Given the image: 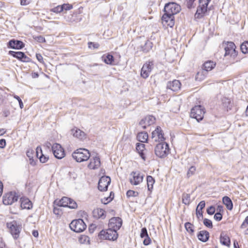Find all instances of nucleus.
<instances>
[{
    "mask_svg": "<svg viewBox=\"0 0 248 248\" xmlns=\"http://www.w3.org/2000/svg\"><path fill=\"white\" fill-rule=\"evenodd\" d=\"M61 5H58L50 9V11L56 14H59L62 12Z\"/></svg>",
    "mask_w": 248,
    "mask_h": 248,
    "instance_id": "nucleus-47",
    "label": "nucleus"
},
{
    "mask_svg": "<svg viewBox=\"0 0 248 248\" xmlns=\"http://www.w3.org/2000/svg\"><path fill=\"white\" fill-rule=\"evenodd\" d=\"M155 155L160 158L166 157L170 153V149L168 143L165 142L157 144L155 148Z\"/></svg>",
    "mask_w": 248,
    "mask_h": 248,
    "instance_id": "nucleus-5",
    "label": "nucleus"
},
{
    "mask_svg": "<svg viewBox=\"0 0 248 248\" xmlns=\"http://www.w3.org/2000/svg\"><path fill=\"white\" fill-rule=\"evenodd\" d=\"M223 204H224L226 208L229 210H232L233 208V202H222Z\"/></svg>",
    "mask_w": 248,
    "mask_h": 248,
    "instance_id": "nucleus-58",
    "label": "nucleus"
},
{
    "mask_svg": "<svg viewBox=\"0 0 248 248\" xmlns=\"http://www.w3.org/2000/svg\"><path fill=\"white\" fill-rule=\"evenodd\" d=\"M153 65V62L152 61L147 62L143 65L140 71V76L142 78L146 79L149 76Z\"/></svg>",
    "mask_w": 248,
    "mask_h": 248,
    "instance_id": "nucleus-15",
    "label": "nucleus"
},
{
    "mask_svg": "<svg viewBox=\"0 0 248 248\" xmlns=\"http://www.w3.org/2000/svg\"><path fill=\"white\" fill-rule=\"evenodd\" d=\"M106 212L104 209L97 208L93 211L92 214L94 218L104 219L106 217Z\"/></svg>",
    "mask_w": 248,
    "mask_h": 248,
    "instance_id": "nucleus-22",
    "label": "nucleus"
},
{
    "mask_svg": "<svg viewBox=\"0 0 248 248\" xmlns=\"http://www.w3.org/2000/svg\"><path fill=\"white\" fill-rule=\"evenodd\" d=\"M151 138L155 142H163L166 138L164 133L160 126H157L152 132Z\"/></svg>",
    "mask_w": 248,
    "mask_h": 248,
    "instance_id": "nucleus-13",
    "label": "nucleus"
},
{
    "mask_svg": "<svg viewBox=\"0 0 248 248\" xmlns=\"http://www.w3.org/2000/svg\"><path fill=\"white\" fill-rule=\"evenodd\" d=\"M153 43L149 40H147L145 43L144 47H146L147 48H143V51L145 52L149 51L150 49L152 48L153 47Z\"/></svg>",
    "mask_w": 248,
    "mask_h": 248,
    "instance_id": "nucleus-43",
    "label": "nucleus"
},
{
    "mask_svg": "<svg viewBox=\"0 0 248 248\" xmlns=\"http://www.w3.org/2000/svg\"><path fill=\"white\" fill-rule=\"evenodd\" d=\"M78 241L81 244H90V238L89 236L85 235H81L78 238Z\"/></svg>",
    "mask_w": 248,
    "mask_h": 248,
    "instance_id": "nucleus-39",
    "label": "nucleus"
},
{
    "mask_svg": "<svg viewBox=\"0 0 248 248\" xmlns=\"http://www.w3.org/2000/svg\"><path fill=\"white\" fill-rule=\"evenodd\" d=\"M14 98H16L19 102L20 108H22L24 107V105L20 98L17 95H15Z\"/></svg>",
    "mask_w": 248,
    "mask_h": 248,
    "instance_id": "nucleus-59",
    "label": "nucleus"
},
{
    "mask_svg": "<svg viewBox=\"0 0 248 248\" xmlns=\"http://www.w3.org/2000/svg\"><path fill=\"white\" fill-rule=\"evenodd\" d=\"M114 197V194L113 192H111L109 194V196L107 198H105L106 200L107 201H108V202H111L112 201Z\"/></svg>",
    "mask_w": 248,
    "mask_h": 248,
    "instance_id": "nucleus-63",
    "label": "nucleus"
},
{
    "mask_svg": "<svg viewBox=\"0 0 248 248\" xmlns=\"http://www.w3.org/2000/svg\"><path fill=\"white\" fill-rule=\"evenodd\" d=\"M118 232L108 227L106 230H101L98 233V236L101 240H108L111 241H116L118 237Z\"/></svg>",
    "mask_w": 248,
    "mask_h": 248,
    "instance_id": "nucleus-2",
    "label": "nucleus"
},
{
    "mask_svg": "<svg viewBox=\"0 0 248 248\" xmlns=\"http://www.w3.org/2000/svg\"><path fill=\"white\" fill-rule=\"evenodd\" d=\"M140 236L141 238H145L143 241L144 246H148L151 243V239L149 236L146 228L143 227L141 228Z\"/></svg>",
    "mask_w": 248,
    "mask_h": 248,
    "instance_id": "nucleus-25",
    "label": "nucleus"
},
{
    "mask_svg": "<svg viewBox=\"0 0 248 248\" xmlns=\"http://www.w3.org/2000/svg\"><path fill=\"white\" fill-rule=\"evenodd\" d=\"M8 54L22 62H31V59L23 52L10 50L9 51Z\"/></svg>",
    "mask_w": 248,
    "mask_h": 248,
    "instance_id": "nucleus-16",
    "label": "nucleus"
},
{
    "mask_svg": "<svg viewBox=\"0 0 248 248\" xmlns=\"http://www.w3.org/2000/svg\"><path fill=\"white\" fill-rule=\"evenodd\" d=\"M144 176L139 170L132 171L129 174V181L132 185L137 186L142 182Z\"/></svg>",
    "mask_w": 248,
    "mask_h": 248,
    "instance_id": "nucleus-9",
    "label": "nucleus"
},
{
    "mask_svg": "<svg viewBox=\"0 0 248 248\" xmlns=\"http://www.w3.org/2000/svg\"><path fill=\"white\" fill-rule=\"evenodd\" d=\"M155 123V118L153 116H147L142 119L140 122V125L142 128L145 129L147 127L154 124Z\"/></svg>",
    "mask_w": 248,
    "mask_h": 248,
    "instance_id": "nucleus-19",
    "label": "nucleus"
},
{
    "mask_svg": "<svg viewBox=\"0 0 248 248\" xmlns=\"http://www.w3.org/2000/svg\"><path fill=\"white\" fill-rule=\"evenodd\" d=\"M203 223L204 225H205L206 227H207L209 228H213L212 221L208 218H205L203 219Z\"/></svg>",
    "mask_w": 248,
    "mask_h": 248,
    "instance_id": "nucleus-45",
    "label": "nucleus"
},
{
    "mask_svg": "<svg viewBox=\"0 0 248 248\" xmlns=\"http://www.w3.org/2000/svg\"><path fill=\"white\" fill-rule=\"evenodd\" d=\"M19 196L15 192H9L4 195L2 202H17Z\"/></svg>",
    "mask_w": 248,
    "mask_h": 248,
    "instance_id": "nucleus-21",
    "label": "nucleus"
},
{
    "mask_svg": "<svg viewBox=\"0 0 248 248\" xmlns=\"http://www.w3.org/2000/svg\"><path fill=\"white\" fill-rule=\"evenodd\" d=\"M215 211L216 208L213 205L209 206L206 210L207 213L209 215H213L215 214Z\"/></svg>",
    "mask_w": 248,
    "mask_h": 248,
    "instance_id": "nucleus-48",
    "label": "nucleus"
},
{
    "mask_svg": "<svg viewBox=\"0 0 248 248\" xmlns=\"http://www.w3.org/2000/svg\"><path fill=\"white\" fill-rule=\"evenodd\" d=\"M71 133L74 137L80 140H83L86 138L85 132L77 127H74L71 130Z\"/></svg>",
    "mask_w": 248,
    "mask_h": 248,
    "instance_id": "nucleus-24",
    "label": "nucleus"
},
{
    "mask_svg": "<svg viewBox=\"0 0 248 248\" xmlns=\"http://www.w3.org/2000/svg\"><path fill=\"white\" fill-rule=\"evenodd\" d=\"M181 10V6L179 4L174 2L166 3L164 8V12L173 16L178 14Z\"/></svg>",
    "mask_w": 248,
    "mask_h": 248,
    "instance_id": "nucleus-10",
    "label": "nucleus"
},
{
    "mask_svg": "<svg viewBox=\"0 0 248 248\" xmlns=\"http://www.w3.org/2000/svg\"><path fill=\"white\" fill-rule=\"evenodd\" d=\"M181 86L182 84L179 80L174 79L172 81L168 82L167 89L177 93L180 91Z\"/></svg>",
    "mask_w": 248,
    "mask_h": 248,
    "instance_id": "nucleus-18",
    "label": "nucleus"
},
{
    "mask_svg": "<svg viewBox=\"0 0 248 248\" xmlns=\"http://www.w3.org/2000/svg\"><path fill=\"white\" fill-rule=\"evenodd\" d=\"M196 0H186V4L188 9H191L193 6V4Z\"/></svg>",
    "mask_w": 248,
    "mask_h": 248,
    "instance_id": "nucleus-49",
    "label": "nucleus"
},
{
    "mask_svg": "<svg viewBox=\"0 0 248 248\" xmlns=\"http://www.w3.org/2000/svg\"><path fill=\"white\" fill-rule=\"evenodd\" d=\"M196 171V168L195 166H191L188 169L187 172V177H190L192 175H194Z\"/></svg>",
    "mask_w": 248,
    "mask_h": 248,
    "instance_id": "nucleus-44",
    "label": "nucleus"
},
{
    "mask_svg": "<svg viewBox=\"0 0 248 248\" xmlns=\"http://www.w3.org/2000/svg\"><path fill=\"white\" fill-rule=\"evenodd\" d=\"M136 150L139 154L140 157L144 160L146 159V149L145 144L141 143H138L136 145Z\"/></svg>",
    "mask_w": 248,
    "mask_h": 248,
    "instance_id": "nucleus-29",
    "label": "nucleus"
},
{
    "mask_svg": "<svg viewBox=\"0 0 248 248\" xmlns=\"http://www.w3.org/2000/svg\"><path fill=\"white\" fill-rule=\"evenodd\" d=\"M196 214L198 219H200V217H201L202 219H203V211L196 210Z\"/></svg>",
    "mask_w": 248,
    "mask_h": 248,
    "instance_id": "nucleus-61",
    "label": "nucleus"
},
{
    "mask_svg": "<svg viewBox=\"0 0 248 248\" xmlns=\"http://www.w3.org/2000/svg\"><path fill=\"white\" fill-rule=\"evenodd\" d=\"M137 139L141 142H146L148 140V134L147 132H140L137 135Z\"/></svg>",
    "mask_w": 248,
    "mask_h": 248,
    "instance_id": "nucleus-34",
    "label": "nucleus"
},
{
    "mask_svg": "<svg viewBox=\"0 0 248 248\" xmlns=\"http://www.w3.org/2000/svg\"><path fill=\"white\" fill-rule=\"evenodd\" d=\"M101 164L99 157L95 156L92 158L88 165V167L91 170H95L98 168Z\"/></svg>",
    "mask_w": 248,
    "mask_h": 248,
    "instance_id": "nucleus-23",
    "label": "nucleus"
},
{
    "mask_svg": "<svg viewBox=\"0 0 248 248\" xmlns=\"http://www.w3.org/2000/svg\"><path fill=\"white\" fill-rule=\"evenodd\" d=\"M210 1L211 0H199V5L195 14L196 18L200 19L206 16Z\"/></svg>",
    "mask_w": 248,
    "mask_h": 248,
    "instance_id": "nucleus-4",
    "label": "nucleus"
},
{
    "mask_svg": "<svg viewBox=\"0 0 248 248\" xmlns=\"http://www.w3.org/2000/svg\"><path fill=\"white\" fill-rule=\"evenodd\" d=\"M217 212L223 214V206L222 205H219L217 208Z\"/></svg>",
    "mask_w": 248,
    "mask_h": 248,
    "instance_id": "nucleus-64",
    "label": "nucleus"
},
{
    "mask_svg": "<svg viewBox=\"0 0 248 248\" xmlns=\"http://www.w3.org/2000/svg\"><path fill=\"white\" fill-rule=\"evenodd\" d=\"M222 108L225 111H228L232 108L231 100L230 98L223 97L222 99Z\"/></svg>",
    "mask_w": 248,
    "mask_h": 248,
    "instance_id": "nucleus-31",
    "label": "nucleus"
},
{
    "mask_svg": "<svg viewBox=\"0 0 248 248\" xmlns=\"http://www.w3.org/2000/svg\"><path fill=\"white\" fill-rule=\"evenodd\" d=\"M34 39L40 43H45L46 42L45 37L41 35L36 36L34 37Z\"/></svg>",
    "mask_w": 248,
    "mask_h": 248,
    "instance_id": "nucleus-53",
    "label": "nucleus"
},
{
    "mask_svg": "<svg viewBox=\"0 0 248 248\" xmlns=\"http://www.w3.org/2000/svg\"><path fill=\"white\" fill-rule=\"evenodd\" d=\"M205 113V108L201 105H197L191 109L190 116L200 122L203 119Z\"/></svg>",
    "mask_w": 248,
    "mask_h": 248,
    "instance_id": "nucleus-7",
    "label": "nucleus"
},
{
    "mask_svg": "<svg viewBox=\"0 0 248 248\" xmlns=\"http://www.w3.org/2000/svg\"><path fill=\"white\" fill-rule=\"evenodd\" d=\"M110 182L111 179L109 177L107 176L101 177L98 182V189L101 191L107 190L108 186L110 184Z\"/></svg>",
    "mask_w": 248,
    "mask_h": 248,
    "instance_id": "nucleus-17",
    "label": "nucleus"
},
{
    "mask_svg": "<svg viewBox=\"0 0 248 248\" xmlns=\"http://www.w3.org/2000/svg\"><path fill=\"white\" fill-rule=\"evenodd\" d=\"M205 206V202H199L197 206L196 210L202 211V209Z\"/></svg>",
    "mask_w": 248,
    "mask_h": 248,
    "instance_id": "nucleus-54",
    "label": "nucleus"
},
{
    "mask_svg": "<svg viewBox=\"0 0 248 248\" xmlns=\"http://www.w3.org/2000/svg\"><path fill=\"white\" fill-rule=\"evenodd\" d=\"M91 156L89 151L85 148H79L72 154L73 158L78 162H82L88 160Z\"/></svg>",
    "mask_w": 248,
    "mask_h": 248,
    "instance_id": "nucleus-3",
    "label": "nucleus"
},
{
    "mask_svg": "<svg viewBox=\"0 0 248 248\" xmlns=\"http://www.w3.org/2000/svg\"><path fill=\"white\" fill-rule=\"evenodd\" d=\"M208 73L203 69L197 72L195 76V80L198 81H201L205 79Z\"/></svg>",
    "mask_w": 248,
    "mask_h": 248,
    "instance_id": "nucleus-33",
    "label": "nucleus"
},
{
    "mask_svg": "<svg viewBox=\"0 0 248 248\" xmlns=\"http://www.w3.org/2000/svg\"><path fill=\"white\" fill-rule=\"evenodd\" d=\"M36 57L37 60L41 63H44V61L42 55L40 53L36 54Z\"/></svg>",
    "mask_w": 248,
    "mask_h": 248,
    "instance_id": "nucleus-57",
    "label": "nucleus"
},
{
    "mask_svg": "<svg viewBox=\"0 0 248 248\" xmlns=\"http://www.w3.org/2000/svg\"><path fill=\"white\" fill-rule=\"evenodd\" d=\"M56 203H53V212L54 214L57 216H61V215L62 214V210L59 208H58L59 206L56 205Z\"/></svg>",
    "mask_w": 248,
    "mask_h": 248,
    "instance_id": "nucleus-41",
    "label": "nucleus"
},
{
    "mask_svg": "<svg viewBox=\"0 0 248 248\" xmlns=\"http://www.w3.org/2000/svg\"><path fill=\"white\" fill-rule=\"evenodd\" d=\"M102 59L105 63L109 65H112L114 61L113 56L109 53L104 55L102 56Z\"/></svg>",
    "mask_w": 248,
    "mask_h": 248,
    "instance_id": "nucleus-35",
    "label": "nucleus"
},
{
    "mask_svg": "<svg viewBox=\"0 0 248 248\" xmlns=\"http://www.w3.org/2000/svg\"><path fill=\"white\" fill-rule=\"evenodd\" d=\"M62 12L65 11H67L71 10L73 8V5L69 3H64L61 5Z\"/></svg>",
    "mask_w": 248,
    "mask_h": 248,
    "instance_id": "nucleus-46",
    "label": "nucleus"
},
{
    "mask_svg": "<svg viewBox=\"0 0 248 248\" xmlns=\"http://www.w3.org/2000/svg\"><path fill=\"white\" fill-rule=\"evenodd\" d=\"M185 228L186 231L191 235H193L195 230L194 226L189 222H186L185 223Z\"/></svg>",
    "mask_w": 248,
    "mask_h": 248,
    "instance_id": "nucleus-37",
    "label": "nucleus"
},
{
    "mask_svg": "<svg viewBox=\"0 0 248 248\" xmlns=\"http://www.w3.org/2000/svg\"><path fill=\"white\" fill-rule=\"evenodd\" d=\"M248 225V216H247L241 225V228L244 229L247 227Z\"/></svg>",
    "mask_w": 248,
    "mask_h": 248,
    "instance_id": "nucleus-55",
    "label": "nucleus"
},
{
    "mask_svg": "<svg viewBox=\"0 0 248 248\" xmlns=\"http://www.w3.org/2000/svg\"><path fill=\"white\" fill-rule=\"evenodd\" d=\"M138 195V192L134 191L129 190L127 191L126 193V195L127 197H135L136 196Z\"/></svg>",
    "mask_w": 248,
    "mask_h": 248,
    "instance_id": "nucleus-52",
    "label": "nucleus"
},
{
    "mask_svg": "<svg viewBox=\"0 0 248 248\" xmlns=\"http://www.w3.org/2000/svg\"><path fill=\"white\" fill-rule=\"evenodd\" d=\"M222 46L225 50L224 57L234 60L238 55L235 44L232 41H224Z\"/></svg>",
    "mask_w": 248,
    "mask_h": 248,
    "instance_id": "nucleus-1",
    "label": "nucleus"
},
{
    "mask_svg": "<svg viewBox=\"0 0 248 248\" xmlns=\"http://www.w3.org/2000/svg\"><path fill=\"white\" fill-rule=\"evenodd\" d=\"M220 242L224 246L230 247L231 245V239L229 236L225 232H222L220 235Z\"/></svg>",
    "mask_w": 248,
    "mask_h": 248,
    "instance_id": "nucleus-26",
    "label": "nucleus"
},
{
    "mask_svg": "<svg viewBox=\"0 0 248 248\" xmlns=\"http://www.w3.org/2000/svg\"><path fill=\"white\" fill-rule=\"evenodd\" d=\"M96 226H95V225L94 224H91L89 227V231L90 232V233H93L94 231V230L96 229Z\"/></svg>",
    "mask_w": 248,
    "mask_h": 248,
    "instance_id": "nucleus-60",
    "label": "nucleus"
},
{
    "mask_svg": "<svg viewBox=\"0 0 248 248\" xmlns=\"http://www.w3.org/2000/svg\"><path fill=\"white\" fill-rule=\"evenodd\" d=\"M197 236L200 241L204 243L208 241L210 238V233L206 230L201 231L198 232Z\"/></svg>",
    "mask_w": 248,
    "mask_h": 248,
    "instance_id": "nucleus-27",
    "label": "nucleus"
},
{
    "mask_svg": "<svg viewBox=\"0 0 248 248\" xmlns=\"http://www.w3.org/2000/svg\"><path fill=\"white\" fill-rule=\"evenodd\" d=\"M1 115L3 117H7L10 116L11 114L10 109L9 106L4 107L1 112Z\"/></svg>",
    "mask_w": 248,
    "mask_h": 248,
    "instance_id": "nucleus-38",
    "label": "nucleus"
},
{
    "mask_svg": "<svg viewBox=\"0 0 248 248\" xmlns=\"http://www.w3.org/2000/svg\"><path fill=\"white\" fill-rule=\"evenodd\" d=\"M33 153L34 152L32 150H29L27 151L26 152V155L28 156V157L30 158V160L33 158Z\"/></svg>",
    "mask_w": 248,
    "mask_h": 248,
    "instance_id": "nucleus-62",
    "label": "nucleus"
},
{
    "mask_svg": "<svg viewBox=\"0 0 248 248\" xmlns=\"http://www.w3.org/2000/svg\"><path fill=\"white\" fill-rule=\"evenodd\" d=\"M22 209H31L33 207L32 202H20Z\"/></svg>",
    "mask_w": 248,
    "mask_h": 248,
    "instance_id": "nucleus-42",
    "label": "nucleus"
},
{
    "mask_svg": "<svg viewBox=\"0 0 248 248\" xmlns=\"http://www.w3.org/2000/svg\"><path fill=\"white\" fill-rule=\"evenodd\" d=\"M32 0H20V4L22 6H26L30 4Z\"/></svg>",
    "mask_w": 248,
    "mask_h": 248,
    "instance_id": "nucleus-56",
    "label": "nucleus"
},
{
    "mask_svg": "<svg viewBox=\"0 0 248 248\" xmlns=\"http://www.w3.org/2000/svg\"><path fill=\"white\" fill-rule=\"evenodd\" d=\"M88 47L90 48H98L99 47V45L98 43H95L92 42H89L88 43Z\"/></svg>",
    "mask_w": 248,
    "mask_h": 248,
    "instance_id": "nucleus-51",
    "label": "nucleus"
},
{
    "mask_svg": "<svg viewBox=\"0 0 248 248\" xmlns=\"http://www.w3.org/2000/svg\"><path fill=\"white\" fill-rule=\"evenodd\" d=\"M123 225V220L120 217H112L109 220L108 227L115 231L120 230Z\"/></svg>",
    "mask_w": 248,
    "mask_h": 248,
    "instance_id": "nucleus-14",
    "label": "nucleus"
},
{
    "mask_svg": "<svg viewBox=\"0 0 248 248\" xmlns=\"http://www.w3.org/2000/svg\"><path fill=\"white\" fill-rule=\"evenodd\" d=\"M25 46L24 43L19 40L12 39L9 41L8 47L13 49H21Z\"/></svg>",
    "mask_w": 248,
    "mask_h": 248,
    "instance_id": "nucleus-20",
    "label": "nucleus"
},
{
    "mask_svg": "<svg viewBox=\"0 0 248 248\" xmlns=\"http://www.w3.org/2000/svg\"><path fill=\"white\" fill-rule=\"evenodd\" d=\"M147 185L148 190L151 192L153 189L154 185L155 183L154 178L150 175H148L146 177Z\"/></svg>",
    "mask_w": 248,
    "mask_h": 248,
    "instance_id": "nucleus-36",
    "label": "nucleus"
},
{
    "mask_svg": "<svg viewBox=\"0 0 248 248\" xmlns=\"http://www.w3.org/2000/svg\"><path fill=\"white\" fill-rule=\"evenodd\" d=\"M53 203H56V202ZM56 204L60 207H68L70 209H76L78 207L77 202H56Z\"/></svg>",
    "mask_w": 248,
    "mask_h": 248,
    "instance_id": "nucleus-32",
    "label": "nucleus"
},
{
    "mask_svg": "<svg viewBox=\"0 0 248 248\" xmlns=\"http://www.w3.org/2000/svg\"><path fill=\"white\" fill-rule=\"evenodd\" d=\"M240 49L242 53H248V41H245L240 46Z\"/></svg>",
    "mask_w": 248,
    "mask_h": 248,
    "instance_id": "nucleus-40",
    "label": "nucleus"
},
{
    "mask_svg": "<svg viewBox=\"0 0 248 248\" xmlns=\"http://www.w3.org/2000/svg\"><path fill=\"white\" fill-rule=\"evenodd\" d=\"M71 230L76 232H81L86 227V224L81 218L73 220L69 224Z\"/></svg>",
    "mask_w": 248,
    "mask_h": 248,
    "instance_id": "nucleus-8",
    "label": "nucleus"
},
{
    "mask_svg": "<svg viewBox=\"0 0 248 248\" xmlns=\"http://www.w3.org/2000/svg\"><path fill=\"white\" fill-rule=\"evenodd\" d=\"M36 154L38 158H39L40 161L41 163H44L46 162L49 159V156L46 155H44L42 153V150L40 147H37L36 149Z\"/></svg>",
    "mask_w": 248,
    "mask_h": 248,
    "instance_id": "nucleus-30",
    "label": "nucleus"
},
{
    "mask_svg": "<svg viewBox=\"0 0 248 248\" xmlns=\"http://www.w3.org/2000/svg\"><path fill=\"white\" fill-rule=\"evenodd\" d=\"M222 217L223 214L216 212L214 215V218L216 221H219L222 219Z\"/></svg>",
    "mask_w": 248,
    "mask_h": 248,
    "instance_id": "nucleus-50",
    "label": "nucleus"
},
{
    "mask_svg": "<svg viewBox=\"0 0 248 248\" xmlns=\"http://www.w3.org/2000/svg\"><path fill=\"white\" fill-rule=\"evenodd\" d=\"M51 150L54 156L58 159H62L65 156L64 149L59 143H55L53 144L51 146Z\"/></svg>",
    "mask_w": 248,
    "mask_h": 248,
    "instance_id": "nucleus-12",
    "label": "nucleus"
},
{
    "mask_svg": "<svg viewBox=\"0 0 248 248\" xmlns=\"http://www.w3.org/2000/svg\"><path fill=\"white\" fill-rule=\"evenodd\" d=\"M161 20L163 26L166 28H173L175 25L174 16L165 12L163 14Z\"/></svg>",
    "mask_w": 248,
    "mask_h": 248,
    "instance_id": "nucleus-11",
    "label": "nucleus"
},
{
    "mask_svg": "<svg viewBox=\"0 0 248 248\" xmlns=\"http://www.w3.org/2000/svg\"><path fill=\"white\" fill-rule=\"evenodd\" d=\"M216 66V62L213 61L208 60L205 62L202 65V68L207 73L212 70Z\"/></svg>",
    "mask_w": 248,
    "mask_h": 248,
    "instance_id": "nucleus-28",
    "label": "nucleus"
},
{
    "mask_svg": "<svg viewBox=\"0 0 248 248\" xmlns=\"http://www.w3.org/2000/svg\"><path fill=\"white\" fill-rule=\"evenodd\" d=\"M6 226L10 230V232L14 239L16 240L19 238L22 227L21 223L16 220H13L6 223Z\"/></svg>",
    "mask_w": 248,
    "mask_h": 248,
    "instance_id": "nucleus-6",
    "label": "nucleus"
}]
</instances>
